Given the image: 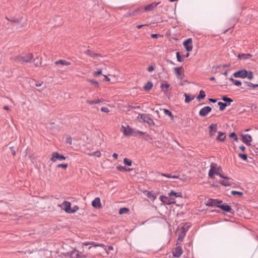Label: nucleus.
Masks as SVG:
<instances>
[{"mask_svg": "<svg viewBox=\"0 0 258 258\" xmlns=\"http://www.w3.org/2000/svg\"><path fill=\"white\" fill-rule=\"evenodd\" d=\"M217 165L216 163L212 162L210 165V169L209 171V177L210 178H213V175L216 174L219 176L221 178H223L224 179H230V178L227 176H225L223 174L220 173V172L216 171V170L219 171L220 169V167H217Z\"/></svg>", "mask_w": 258, "mask_h": 258, "instance_id": "1", "label": "nucleus"}, {"mask_svg": "<svg viewBox=\"0 0 258 258\" xmlns=\"http://www.w3.org/2000/svg\"><path fill=\"white\" fill-rule=\"evenodd\" d=\"M33 57V54L31 53H28L25 55L14 56L12 57L11 58L14 60L16 62L23 63L25 62H30Z\"/></svg>", "mask_w": 258, "mask_h": 258, "instance_id": "2", "label": "nucleus"}, {"mask_svg": "<svg viewBox=\"0 0 258 258\" xmlns=\"http://www.w3.org/2000/svg\"><path fill=\"white\" fill-rule=\"evenodd\" d=\"M137 119L139 122H146L149 125H155V122L150 117L149 114H139L137 117Z\"/></svg>", "mask_w": 258, "mask_h": 258, "instance_id": "3", "label": "nucleus"}, {"mask_svg": "<svg viewBox=\"0 0 258 258\" xmlns=\"http://www.w3.org/2000/svg\"><path fill=\"white\" fill-rule=\"evenodd\" d=\"M66 159V157L62 155H59L57 152H54L52 154V156L50 158V160L53 162H55L57 160L60 161L64 160Z\"/></svg>", "mask_w": 258, "mask_h": 258, "instance_id": "4", "label": "nucleus"}, {"mask_svg": "<svg viewBox=\"0 0 258 258\" xmlns=\"http://www.w3.org/2000/svg\"><path fill=\"white\" fill-rule=\"evenodd\" d=\"M183 45L187 51H191L192 49V39L189 38L186 39L184 41Z\"/></svg>", "mask_w": 258, "mask_h": 258, "instance_id": "5", "label": "nucleus"}, {"mask_svg": "<svg viewBox=\"0 0 258 258\" xmlns=\"http://www.w3.org/2000/svg\"><path fill=\"white\" fill-rule=\"evenodd\" d=\"M246 74L247 70L242 69L235 72L233 75L235 78L244 79L246 78Z\"/></svg>", "mask_w": 258, "mask_h": 258, "instance_id": "6", "label": "nucleus"}, {"mask_svg": "<svg viewBox=\"0 0 258 258\" xmlns=\"http://www.w3.org/2000/svg\"><path fill=\"white\" fill-rule=\"evenodd\" d=\"M71 203L67 201H64L60 205V208L62 210H64L66 213H69L71 210Z\"/></svg>", "mask_w": 258, "mask_h": 258, "instance_id": "7", "label": "nucleus"}, {"mask_svg": "<svg viewBox=\"0 0 258 258\" xmlns=\"http://www.w3.org/2000/svg\"><path fill=\"white\" fill-rule=\"evenodd\" d=\"M222 202V201L221 200L210 199L207 201L206 205L208 206L217 207V206H219V204L221 203Z\"/></svg>", "mask_w": 258, "mask_h": 258, "instance_id": "8", "label": "nucleus"}, {"mask_svg": "<svg viewBox=\"0 0 258 258\" xmlns=\"http://www.w3.org/2000/svg\"><path fill=\"white\" fill-rule=\"evenodd\" d=\"M212 110V108L209 106L202 108L199 111V115L202 117L206 116Z\"/></svg>", "mask_w": 258, "mask_h": 258, "instance_id": "9", "label": "nucleus"}, {"mask_svg": "<svg viewBox=\"0 0 258 258\" xmlns=\"http://www.w3.org/2000/svg\"><path fill=\"white\" fill-rule=\"evenodd\" d=\"M122 128L123 129L122 132L124 135L126 136H129L132 134H134V133H135V130L132 128L129 125H127V127L122 125Z\"/></svg>", "mask_w": 258, "mask_h": 258, "instance_id": "10", "label": "nucleus"}, {"mask_svg": "<svg viewBox=\"0 0 258 258\" xmlns=\"http://www.w3.org/2000/svg\"><path fill=\"white\" fill-rule=\"evenodd\" d=\"M209 134L210 137H213L215 136V133L217 131V124L212 123L209 127Z\"/></svg>", "mask_w": 258, "mask_h": 258, "instance_id": "11", "label": "nucleus"}, {"mask_svg": "<svg viewBox=\"0 0 258 258\" xmlns=\"http://www.w3.org/2000/svg\"><path fill=\"white\" fill-rule=\"evenodd\" d=\"M217 207L220 208L221 210L225 212H229L230 213H233V210L231 209V207L226 203L219 205V206H217Z\"/></svg>", "mask_w": 258, "mask_h": 258, "instance_id": "12", "label": "nucleus"}, {"mask_svg": "<svg viewBox=\"0 0 258 258\" xmlns=\"http://www.w3.org/2000/svg\"><path fill=\"white\" fill-rule=\"evenodd\" d=\"M242 137V142L246 145H250V142L252 141V138L249 134L241 135Z\"/></svg>", "mask_w": 258, "mask_h": 258, "instance_id": "13", "label": "nucleus"}, {"mask_svg": "<svg viewBox=\"0 0 258 258\" xmlns=\"http://www.w3.org/2000/svg\"><path fill=\"white\" fill-rule=\"evenodd\" d=\"M174 72L176 77L178 79H182L183 74V69L182 67H176L174 68Z\"/></svg>", "mask_w": 258, "mask_h": 258, "instance_id": "14", "label": "nucleus"}, {"mask_svg": "<svg viewBox=\"0 0 258 258\" xmlns=\"http://www.w3.org/2000/svg\"><path fill=\"white\" fill-rule=\"evenodd\" d=\"M160 199L163 203L168 205L170 204L174 203V202L173 201V198L169 199L168 197L163 195L160 196Z\"/></svg>", "mask_w": 258, "mask_h": 258, "instance_id": "15", "label": "nucleus"}, {"mask_svg": "<svg viewBox=\"0 0 258 258\" xmlns=\"http://www.w3.org/2000/svg\"><path fill=\"white\" fill-rule=\"evenodd\" d=\"M182 249L181 246H177L173 251L172 253L174 256L179 257L182 253Z\"/></svg>", "mask_w": 258, "mask_h": 258, "instance_id": "16", "label": "nucleus"}, {"mask_svg": "<svg viewBox=\"0 0 258 258\" xmlns=\"http://www.w3.org/2000/svg\"><path fill=\"white\" fill-rule=\"evenodd\" d=\"M160 3L153 2L145 7L146 11H150L154 10Z\"/></svg>", "mask_w": 258, "mask_h": 258, "instance_id": "17", "label": "nucleus"}, {"mask_svg": "<svg viewBox=\"0 0 258 258\" xmlns=\"http://www.w3.org/2000/svg\"><path fill=\"white\" fill-rule=\"evenodd\" d=\"M92 205L95 208H99L101 207L100 199L99 198L97 197L92 202Z\"/></svg>", "mask_w": 258, "mask_h": 258, "instance_id": "18", "label": "nucleus"}, {"mask_svg": "<svg viewBox=\"0 0 258 258\" xmlns=\"http://www.w3.org/2000/svg\"><path fill=\"white\" fill-rule=\"evenodd\" d=\"M218 135L216 138V140L220 142H224L226 136L225 134L222 132H218Z\"/></svg>", "mask_w": 258, "mask_h": 258, "instance_id": "19", "label": "nucleus"}, {"mask_svg": "<svg viewBox=\"0 0 258 258\" xmlns=\"http://www.w3.org/2000/svg\"><path fill=\"white\" fill-rule=\"evenodd\" d=\"M252 56V55L250 53H242V54H239L238 55V58L239 59H249L250 57Z\"/></svg>", "mask_w": 258, "mask_h": 258, "instance_id": "20", "label": "nucleus"}, {"mask_svg": "<svg viewBox=\"0 0 258 258\" xmlns=\"http://www.w3.org/2000/svg\"><path fill=\"white\" fill-rule=\"evenodd\" d=\"M168 195L170 197V199L172 198L173 197L176 198L182 197V194L181 192H175L173 190H171L170 192H169Z\"/></svg>", "mask_w": 258, "mask_h": 258, "instance_id": "21", "label": "nucleus"}, {"mask_svg": "<svg viewBox=\"0 0 258 258\" xmlns=\"http://www.w3.org/2000/svg\"><path fill=\"white\" fill-rule=\"evenodd\" d=\"M70 256L71 258H79L80 257L79 252L76 249L73 250L70 253Z\"/></svg>", "mask_w": 258, "mask_h": 258, "instance_id": "22", "label": "nucleus"}, {"mask_svg": "<svg viewBox=\"0 0 258 258\" xmlns=\"http://www.w3.org/2000/svg\"><path fill=\"white\" fill-rule=\"evenodd\" d=\"M137 135H145L146 137H144L145 140H147V138L149 137V135L148 134H147L146 133L135 130V133H134V136H136Z\"/></svg>", "mask_w": 258, "mask_h": 258, "instance_id": "23", "label": "nucleus"}, {"mask_svg": "<svg viewBox=\"0 0 258 258\" xmlns=\"http://www.w3.org/2000/svg\"><path fill=\"white\" fill-rule=\"evenodd\" d=\"M103 100L102 99H98L93 100H87L86 101V102L87 103H88L90 105H93V104H98V103L102 102Z\"/></svg>", "mask_w": 258, "mask_h": 258, "instance_id": "24", "label": "nucleus"}, {"mask_svg": "<svg viewBox=\"0 0 258 258\" xmlns=\"http://www.w3.org/2000/svg\"><path fill=\"white\" fill-rule=\"evenodd\" d=\"M55 63L56 64H60L62 66H69L71 64V62H69V61H68L66 60H63V59H61V60H59L58 61H56L55 62Z\"/></svg>", "mask_w": 258, "mask_h": 258, "instance_id": "25", "label": "nucleus"}, {"mask_svg": "<svg viewBox=\"0 0 258 258\" xmlns=\"http://www.w3.org/2000/svg\"><path fill=\"white\" fill-rule=\"evenodd\" d=\"M85 53L92 57H94L98 56L99 54L98 53H94L93 51L88 49L85 51Z\"/></svg>", "mask_w": 258, "mask_h": 258, "instance_id": "26", "label": "nucleus"}, {"mask_svg": "<svg viewBox=\"0 0 258 258\" xmlns=\"http://www.w3.org/2000/svg\"><path fill=\"white\" fill-rule=\"evenodd\" d=\"M218 105L219 106V110L221 111H223L226 107L228 106V104H227V103H224L222 102H219L218 103Z\"/></svg>", "mask_w": 258, "mask_h": 258, "instance_id": "27", "label": "nucleus"}, {"mask_svg": "<svg viewBox=\"0 0 258 258\" xmlns=\"http://www.w3.org/2000/svg\"><path fill=\"white\" fill-rule=\"evenodd\" d=\"M54 20H55V21H57V22H56V23L54 24L55 26H59V25H61L63 23L62 19L59 16L55 17L54 18Z\"/></svg>", "mask_w": 258, "mask_h": 258, "instance_id": "28", "label": "nucleus"}, {"mask_svg": "<svg viewBox=\"0 0 258 258\" xmlns=\"http://www.w3.org/2000/svg\"><path fill=\"white\" fill-rule=\"evenodd\" d=\"M221 99L226 102L225 103H227V104H228V106L230 105V103L233 101V100L229 97H227L226 96H223L222 97Z\"/></svg>", "mask_w": 258, "mask_h": 258, "instance_id": "29", "label": "nucleus"}, {"mask_svg": "<svg viewBox=\"0 0 258 258\" xmlns=\"http://www.w3.org/2000/svg\"><path fill=\"white\" fill-rule=\"evenodd\" d=\"M163 111L165 115H168L170 117L171 120L174 119V116L173 115L172 112L170 110L164 108V109H163Z\"/></svg>", "mask_w": 258, "mask_h": 258, "instance_id": "30", "label": "nucleus"}, {"mask_svg": "<svg viewBox=\"0 0 258 258\" xmlns=\"http://www.w3.org/2000/svg\"><path fill=\"white\" fill-rule=\"evenodd\" d=\"M7 19L10 22H12L13 23H20L22 21V18L19 17V18H12L11 19H8L7 18Z\"/></svg>", "mask_w": 258, "mask_h": 258, "instance_id": "31", "label": "nucleus"}, {"mask_svg": "<svg viewBox=\"0 0 258 258\" xmlns=\"http://www.w3.org/2000/svg\"><path fill=\"white\" fill-rule=\"evenodd\" d=\"M178 240L182 241L184 239V238L186 235V233H185L184 232H183V231H182L180 229L178 230Z\"/></svg>", "mask_w": 258, "mask_h": 258, "instance_id": "32", "label": "nucleus"}, {"mask_svg": "<svg viewBox=\"0 0 258 258\" xmlns=\"http://www.w3.org/2000/svg\"><path fill=\"white\" fill-rule=\"evenodd\" d=\"M161 175L163 176L167 177V178H171L174 179H177L178 178L179 176L176 175H172L170 174H167V173H161Z\"/></svg>", "mask_w": 258, "mask_h": 258, "instance_id": "33", "label": "nucleus"}, {"mask_svg": "<svg viewBox=\"0 0 258 258\" xmlns=\"http://www.w3.org/2000/svg\"><path fill=\"white\" fill-rule=\"evenodd\" d=\"M184 96H185V102L186 103H189L195 98L194 96L190 97V95L186 93L184 94Z\"/></svg>", "mask_w": 258, "mask_h": 258, "instance_id": "34", "label": "nucleus"}, {"mask_svg": "<svg viewBox=\"0 0 258 258\" xmlns=\"http://www.w3.org/2000/svg\"><path fill=\"white\" fill-rule=\"evenodd\" d=\"M219 183L225 186H229L231 184V182L229 181V179L220 180Z\"/></svg>", "mask_w": 258, "mask_h": 258, "instance_id": "35", "label": "nucleus"}, {"mask_svg": "<svg viewBox=\"0 0 258 258\" xmlns=\"http://www.w3.org/2000/svg\"><path fill=\"white\" fill-rule=\"evenodd\" d=\"M244 83L248 87H250V88H257L258 87V84H253L251 82H247V81H244Z\"/></svg>", "mask_w": 258, "mask_h": 258, "instance_id": "36", "label": "nucleus"}, {"mask_svg": "<svg viewBox=\"0 0 258 258\" xmlns=\"http://www.w3.org/2000/svg\"><path fill=\"white\" fill-rule=\"evenodd\" d=\"M206 96V93L203 90L200 91L199 95L197 97V99L199 100L204 99Z\"/></svg>", "mask_w": 258, "mask_h": 258, "instance_id": "37", "label": "nucleus"}, {"mask_svg": "<svg viewBox=\"0 0 258 258\" xmlns=\"http://www.w3.org/2000/svg\"><path fill=\"white\" fill-rule=\"evenodd\" d=\"M153 87V83L151 81L148 82V83L144 85L143 87L144 89L145 90H149L152 88Z\"/></svg>", "mask_w": 258, "mask_h": 258, "instance_id": "38", "label": "nucleus"}, {"mask_svg": "<svg viewBox=\"0 0 258 258\" xmlns=\"http://www.w3.org/2000/svg\"><path fill=\"white\" fill-rule=\"evenodd\" d=\"M129 212V209L127 208H121L119 210V214L122 215L127 214Z\"/></svg>", "mask_w": 258, "mask_h": 258, "instance_id": "39", "label": "nucleus"}, {"mask_svg": "<svg viewBox=\"0 0 258 258\" xmlns=\"http://www.w3.org/2000/svg\"><path fill=\"white\" fill-rule=\"evenodd\" d=\"M146 196L152 200H154L156 198V196L151 191H148L146 194Z\"/></svg>", "mask_w": 258, "mask_h": 258, "instance_id": "40", "label": "nucleus"}, {"mask_svg": "<svg viewBox=\"0 0 258 258\" xmlns=\"http://www.w3.org/2000/svg\"><path fill=\"white\" fill-rule=\"evenodd\" d=\"M190 227V226L188 223H186L183 226H182L180 230H181L185 233H186V232L188 230Z\"/></svg>", "mask_w": 258, "mask_h": 258, "instance_id": "41", "label": "nucleus"}, {"mask_svg": "<svg viewBox=\"0 0 258 258\" xmlns=\"http://www.w3.org/2000/svg\"><path fill=\"white\" fill-rule=\"evenodd\" d=\"M253 77H254L252 72L250 71H247L246 78L248 79L251 80L253 79Z\"/></svg>", "mask_w": 258, "mask_h": 258, "instance_id": "42", "label": "nucleus"}, {"mask_svg": "<svg viewBox=\"0 0 258 258\" xmlns=\"http://www.w3.org/2000/svg\"><path fill=\"white\" fill-rule=\"evenodd\" d=\"M123 163H124V164L125 165H127V166H131L132 165V160L129 159H128V158H125L123 159Z\"/></svg>", "mask_w": 258, "mask_h": 258, "instance_id": "43", "label": "nucleus"}, {"mask_svg": "<svg viewBox=\"0 0 258 258\" xmlns=\"http://www.w3.org/2000/svg\"><path fill=\"white\" fill-rule=\"evenodd\" d=\"M170 87V85L168 83H162L161 84V86H160V88L163 90L164 91V89H166V91H167L168 90V89L169 88V87Z\"/></svg>", "mask_w": 258, "mask_h": 258, "instance_id": "44", "label": "nucleus"}, {"mask_svg": "<svg viewBox=\"0 0 258 258\" xmlns=\"http://www.w3.org/2000/svg\"><path fill=\"white\" fill-rule=\"evenodd\" d=\"M79 209V207L77 205L74 206L73 208H71L70 214H72L76 212Z\"/></svg>", "mask_w": 258, "mask_h": 258, "instance_id": "45", "label": "nucleus"}, {"mask_svg": "<svg viewBox=\"0 0 258 258\" xmlns=\"http://www.w3.org/2000/svg\"><path fill=\"white\" fill-rule=\"evenodd\" d=\"M229 137L231 138H233L234 139V141L238 142V138L237 137L236 135L234 132L230 133Z\"/></svg>", "mask_w": 258, "mask_h": 258, "instance_id": "46", "label": "nucleus"}, {"mask_svg": "<svg viewBox=\"0 0 258 258\" xmlns=\"http://www.w3.org/2000/svg\"><path fill=\"white\" fill-rule=\"evenodd\" d=\"M231 194L232 195H236L239 196V197L242 196L243 195V194L242 192L238 191H236V190H232V191H231Z\"/></svg>", "mask_w": 258, "mask_h": 258, "instance_id": "47", "label": "nucleus"}, {"mask_svg": "<svg viewBox=\"0 0 258 258\" xmlns=\"http://www.w3.org/2000/svg\"><path fill=\"white\" fill-rule=\"evenodd\" d=\"M176 55L177 60L178 61L182 62L183 61V58L180 56L179 52H176Z\"/></svg>", "mask_w": 258, "mask_h": 258, "instance_id": "48", "label": "nucleus"}, {"mask_svg": "<svg viewBox=\"0 0 258 258\" xmlns=\"http://www.w3.org/2000/svg\"><path fill=\"white\" fill-rule=\"evenodd\" d=\"M238 156L241 158L243 160L246 161L247 159V156L246 154L239 153Z\"/></svg>", "mask_w": 258, "mask_h": 258, "instance_id": "49", "label": "nucleus"}, {"mask_svg": "<svg viewBox=\"0 0 258 258\" xmlns=\"http://www.w3.org/2000/svg\"><path fill=\"white\" fill-rule=\"evenodd\" d=\"M116 169L117 170L120 171H125V170H126V168L125 167L122 166H116Z\"/></svg>", "mask_w": 258, "mask_h": 258, "instance_id": "50", "label": "nucleus"}, {"mask_svg": "<svg viewBox=\"0 0 258 258\" xmlns=\"http://www.w3.org/2000/svg\"><path fill=\"white\" fill-rule=\"evenodd\" d=\"M88 82L89 83H90L91 84L94 85L96 87H97L99 85L98 82L95 80H93L90 79V80H88Z\"/></svg>", "mask_w": 258, "mask_h": 258, "instance_id": "51", "label": "nucleus"}, {"mask_svg": "<svg viewBox=\"0 0 258 258\" xmlns=\"http://www.w3.org/2000/svg\"><path fill=\"white\" fill-rule=\"evenodd\" d=\"M90 156H95L96 157H99L100 156L101 153L99 151L94 152L92 153L91 154H90Z\"/></svg>", "mask_w": 258, "mask_h": 258, "instance_id": "52", "label": "nucleus"}, {"mask_svg": "<svg viewBox=\"0 0 258 258\" xmlns=\"http://www.w3.org/2000/svg\"><path fill=\"white\" fill-rule=\"evenodd\" d=\"M113 249V247L111 245L107 246L105 247V250H106V252L108 253V251L112 250Z\"/></svg>", "mask_w": 258, "mask_h": 258, "instance_id": "53", "label": "nucleus"}, {"mask_svg": "<svg viewBox=\"0 0 258 258\" xmlns=\"http://www.w3.org/2000/svg\"><path fill=\"white\" fill-rule=\"evenodd\" d=\"M151 37L152 38H158L159 37H163V35H160L158 34H152L151 35Z\"/></svg>", "mask_w": 258, "mask_h": 258, "instance_id": "54", "label": "nucleus"}, {"mask_svg": "<svg viewBox=\"0 0 258 258\" xmlns=\"http://www.w3.org/2000/svg\"><path fill=\"white\" fill-rule=\"evenodd\" d=\"M233 84L235 85V86H239L240 85H241V82L240 81H239V80H235L234 82H233Z\"/></svg>", "mask_w": 258, "mask_h": 258, "instance_id": "55", "label": "nucleus"}, {"mask_svg": "<svg viewBox=\"0 0 258 258\" xmlns=\"http://www.w3.org/2000/svg\"><path fill=\"white\" fill-rule=\"evenodd\" d=\"M57 167L59 168H62L64 169H66L68 167V164H59L57 166Z\"/></svg>", "mask_w": 258, "mask_h": 258, "instance_id": "56", "label": "nucleus"}, {"mask_svg": "<svg viewBox=\"0 0 258 258\" xmlns=\"http://www.w3.org/2000/svg\"><path fill=\"white\" fill-rule=\"evenodd\" d=\"M102 74V70H100L97 71H95L93 73V75L95 77L98 76V75Z\"/></svg>", "mask_w": 258, "mask_h": 258, "instance_id": "57", "label": "nucleus"}, {"mask_svg": "<svg viewBox=\"0 0 258 258\" xmlns=\"http://www.w3.org/2000/svg\"><path fill=\"white\" fill-rule=\"evenodd\" d=\"M101 110L102 112H106V113L109 112V109L107 107H102L101 108Z\"/></svg>", "mask_w": 258, "mask_h": 258, "instance_id": "58", "label": "nucleus"}, {"mask_svg": "<svg viewBox=\"0 0 258 258\" xmlns=\"http://www.w3.org/2000/svg\"><path fill=\"white\" fill-rule=\"evenodd\" d=\"M93 246L94 247H97V246H99V247H105V245L102 243H97V244H96L95 243L94 244H93Z\"/></svg>", "mask_w": 258, "mask_h": 258, "instance_id": "59", "label": "nucleus"}, {"mask_svg": "<svg viewBox=\"0 0 258 258\" xmlns=\"http://www.w3.org/2000/svg\"><path fill=\"white\" fill-rule=\"evenodd\" d=\"M95 244V242H84L83 244L84 245H93V244Z\"/></svg>", "mask_w": 258, "mask_h": 258, "instance_id": "60", "label": "nucleus"}, {"mask_svg": "<svg viewBox=\"0 0 258 258\" xmlns=\"http://www.w3.org/2000/svg\"><path fill=\"white\" fill-rule=\"evenodd\" d=\"M128 108L131 109H140L141 107L140 106H132V105H129Z\"/></svg>", "mask_w": 258, "mask_h": 258, "instance_id": "61", "label": "nucleus"}, {"mask_svg": "<svg viewBox=\"0 0 258 258\" xmlns=\"http://www.w3.org/2000/svg\"><path fill=\"white\" fill-rule=\"evenodd\" d=\"M154 68L153 66H150L147 68V70L149 72H152L154 70Z\"/></svg>", "mask_w": 258, "mask_h": 258, "instance_id": "62", "label": "nucleus"}, {"mask_svg": "<svg viewBox=\"0 0 258 258\" xmlns=\"http://www.w3.org/2000/svg\"><path fill=\"white\" fill-rule=\"evenodd\" d=\"M72 138L71 137L67 138L66 139V142L70 145H71L72 144Z\"/></svg>", "mask_w": 258, "mask_h": 258, "instance_id": "63", "label": "nucleus"}, {"mask_svg": "<svg viewBox=\"0 0 258 258\" xmlns=\"http://www.w3.org/2000/svg\"><path fill=\"white\" fill-rule=\"evenodd\" d=\"M10 149L12 151V154H13V156H15L16 155V152H15V150L14 149V147H11Z\"/></svg>", "mask_w": 258, "mask_h": 258, "instance_id": "64", "label": "nucleus"}]
</instances>
